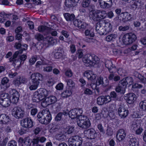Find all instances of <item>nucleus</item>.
Wrapping results in <instances>:
<instances>
[{
	"label": "nucleus",
	"instance_id": "1",
	"mask_svg": "<svg viewBox=\"0 0 146 146\" xmlns=\"http://www.w3.org/2000/svg\"><path fill=\"white\" fill-rule=\"evenodd\" d=\"M26 50L27 49L23 48L19 51L15 52L12 57L9 58V61L12 62V64L13 66H16L17 67H19L21 65L22 61H24L26 60L27 57L26 55L23 54L19 56V58H17V56L19 54L22 53L23 50Z\"/></svg>",
	"mask_w": 146,
	"mask_h": 146
},
{
	"label": "nucleus",
	"instance_id": "2",
	"mask_svg": "<svg viewBox=\"0 0 146 146\" xmlns=\"http://www.w3.org/2000/svg\"><path fill=\"white\" fill-rule=\"evenodd\" d=\"M38 119L41 123L47 125L50 121L51 115L48 110H43L39 113L37 115Z\"/></svg>",
	"mask_w": 146,
	"mask_h": 146
},
{
	"label": "nucleus",
	"instance_id": "3",
	"mask_svg": "<svg viewBox=\"0 0 146 146\" xmlns=\"http://www.w3.org/2000/svg\"><path fill=\"white\" fill-rule=\"evenodd\" d=\"M98 58L94 54H88L86 56L82 59V61L87 66H94L98 63Z\"/></svg>",
	"mask_w": 146,
	"mask_h": 146
},
{
	"label": "nucleus",
	"instance_id": "4",
	"mask_svg": "<svg viewBox=\"0 0 146 146\" xmlns=\"http://www.w3.org/2000/svg\"><path fill=\"white\" fill-rule=\"evenodd\" d=\"M83 141L82 137L78 135L72 136L68 140L69 146H81Z\"/></svg>",
	"mask_w": 146,
	"mask_h": 146
},
{
	"label": "nucleus",
	"instance_id": "5",
	"mask_svg": "<svg viewBox=\"0 0 146 146\" xmlns=\"http://www.w3.org/2000/svg\"><path fill=\"white\" fill-rule=\"evenodd\" d=\"M77 124L81 128L86 129L90 125V123L88 118L85 115H82L77 121Z\"/></svg>",
	"mask_w": 146,
	"mask_h": 146
},
{
	"label": "nucleus",
	"instance_id": "6",
	"mask_svg": "<svg viewBox=\"0 0 146 146\" xmlns=\"http://www.w3.org/2000/svg\"><path fill=\"white\" fill-rule=\"evenodd\" d=\"M137 39L136 35L130 33L125 35L123 37V42L126 45H129L134 42Z\"/></svg>",
	"mask_w": 146,
	"mask_h": 146
},
{
	"label": "nucleus",
	"instance_id": "7",
	"mask_svg": "<svg viewBox=\"0 0 146 146\" xmlns=\"http://www.w3.org/2000/svg\"><path fill=\"white\" fill-rule=\"evenodd\" d=\"M9 94L11 95L10 100L11 102L15 104L17 103L19 98V94L18 92L15 90L11 89L10 90Z\"/></svg>",
	"mask_w": 146,
	"mask_h": 146
},
{
	"label": "nucleus",
	"instance_id": "8",
	"mask_svg": "<svg viewBox=\"0 0 146 146\" xmlns=\"http://www.w3.org/2000/svg\"><path fill=\"white\" fill-rule=\"evenodd\" d=\"M12 115L17 118H22L25 116V112L20 107H15L12 110Z\"/></svg>",
	"mask_w": 146,
	"mask_h": 146
},
{
	"label": "nucleus",
	"instance_id": "9",
	"mask_svg": "<svg viewBox=\"0 0 146 146\" xmlns=\"http://www.w3.org/2000/svg\"><path fill=\"white\" fill-rule=\"evenodd\" d=\"M82 113V109L75 108L71 110L69 112L68 115L71 119H74L80 116L81 117Z\"/></svg>",
	"mask_w": 146,
	"mask_h": 146
},
{
	"label": "nucleus",
	"instance_id": "10",
	"mask_svg": "<svg viewBox=\"0 0 146 146\" xmlns=\"http://www.w3.org/2000/svg\"><path fill=\"white\" fill-rule=\"evenodd\" d=\"M92 19L95 21L105 18L107 16L106 12L104 11L97 10L93 14Z\"/></svg>",
	"mask_w": 146,
	"mask_h": 146
},
{
	"label": "nucleus",
	"instance_id": "11",
	"mask_svg": "<svg viewBox=\"0 0 146 146\" xmlns=\"http://www.w3.org/2000/svg\"><path fill=\"white\" fill-rule=\"evenodd\" d=\"M21 124L22 126L26 128H31L33 126L32 119L29 117L23 119L21 121Z\"/></svg>",
	"mask_w": 146,
	"mask_h": 146
},
{
	"label": "nucleus",
	"instance_id": "12",
	"mask_svg": "<svg viewBox=\"0 0 146 146\" xmlns=\"http://www.w3.org/2000/svg\"><path fill=\"white\" fill-rule=\"evenodd\" d=\"M104 21H100L98 22L96 26V30L97 33L100 35H105V31L104 27Z\"/></svg>",
	"mask_w": 146,
	"mask_h": 146
},
{
	"label": "nucleus",
	"instance_id": "13",
	"mask_svg": "<svg viewBox=\"0 0 146 146\" xmlns=\"http://www.w3.org/2000/svg\"><path fill=\"white\" fill-rule=\"evenodd\" d=\"M9 79L6 77H4L3 78L0 85L1 92L5 90L9 87L10 86L9 83Z\"/></svg>",
	"mask_w": 146,
	"mask_h": 146
},
{
	"label": "nucleus",
	"instance_id": "14",
	"mask_svg": "<svg viewBox=\"0 0 146 146\" xmlns=\"http://www.w3.org/2000/svg\"><path fill=\"white\" fill-rule=\"evenodd\" d=\"M31 81L35 82L40 84V81L42 80L43 76L38 73H34L31 75L30 77Z\"/></svg>",
	"mask_w": 146,
	"mask_h": 146
},
{
	"label": "nucleus",
	"instance_id": "15",
	"mask_svg": "<svg viewBox=\"0 0 146 146\" xmlns=\"http://www.w3.org/2000/svg\"><path fill=\"white\" fill-rule=\"evenodd\" d=\"M84 133L87 135V136L91 139H94L97 136V133L94 129L91 128L85 130Z\"/></svg>",
	"mask_w": 146,
	"mask_h": 146
},
{
	"label": "nucleus",
	"instance_id": "16",
	"mask_svg": "<svg viewBox=\"0 0 146 146\" xmlns=\"http://www.w3.org/2000/svg\"><path fill=\"white\" fill-rule=\"evenodd\" d=\"M118 113L121 118H124L127 115L128 111L124 106H120L118 109Z\"/></svg>",
	"mask_w": 146,
	"mask_h": 146
},
{
	"label": "nucleus",
	"instance_id": "17",
	"mask_svg": "<svg viewBox=\"0 0 146 146\" xmlns=\"http://www.w3.org/2000/svg\"><path fill=\"white\" fill-rule=\"evenodd\" d=\"M105 66L110 73H115L116 71L115 66L112 64V62L110 61H107L105 63Z\"/></svg>",
	"mask_w": 146,
	"mask_h": 146
},
{
	"label": "nucleus",
	"instance_id": "18",
	"mask_svg": "<svg viewBox=\"0 0 146 146\" xmlns=\"http://www.w3.org/2000/svg\"><path fill=\"white\" fill-rule=\"evenodd\" d=\"M125 97L126 101L129 104L133 103L136 99V96L133 93H129L127 94Z\"/></svg>",
	"mask_w": 146,
	"mask_h": 146
},
{
	"label": "nucleus",
	"instance_id": "19",
	"mask_svg": "<svg viewBox=\"0 0 146 146\" xmlns=\"http://www.w3.org/2000/svg\"><path fill=\"white\" fill-rule=\"evenodd\" d=\"M73 23L75 26L79 29H84L86 27V24L79 19H75L73 21Z\"/></svg>",
	"mask_w": 146,
	"mask_h": 146
},
{
	"label": "nucleus",
	"instance_id": "20",
	"mask_svg": "<svg viewBox=\"0 0 146 146\" xmlns=\"http://www.w3.org/2000/svg\"><path fill=\"white\" fill-rule=\"evenodd\" d=\"M66 133V131H64V130H62L56 134L55 136L56 139L59 141H61L65 140L66 139V136L65 134Z\"/></svg>",
	"mask_w": 146,
	"mask_h": 146
},
{
	"label": "nucleus",
	"instance_id": "21",
	"mask_svg": "<svg viewBox=\"0 0 146 146\" xmlns=\"http://www.w3.org/2000/svg\"><path fill=\"white\" fill-rule=\"evenodd\" d=\"M10 121L9 117L5 114H2L0 115V123L6 124Z\"/></svg>",
	"mask_w": 146,
	"mask_h": 146
},
{
	"label": "nucleus",
	"instance_id": "22",
	"mask_svg": "<svg viewBox=\"0 0 146 146\" xmlns=\"http://www.w3.org/2000/svg\"><path fill=\"white\" fill-rule=\"evenodd\" d=\"M121 16L122 17V21L124 22L130 21L132 18V15L127 12L122 13Z\"/></svg>",
	"mask_w": 146,
	"mask_h": 146
},
{
	"label": "nucleus",
	"instance_id": "23",
	"mask_svg": "<svg viewBox=\"0 0 146 146\" xmlns=\"http://www.w3.org/2000/svg\"><path fill=\"white\" fill-rule=\"evenodd\" d=\"M19 141L22 143V146H30L32 142L31 140L27 138L24 139L20 138Z\"/></svg>",
	"mask_w": 146,
	"mask_h": 146
},
{
	"label": "nucleus",
	"instance_id": "24",
	"mask_svg": "<svg viewBox=\"0 0 146 146\" xmlns=\"http://www.w3.org/2000/svg\"><path fill=\"white\" fill-rule=\"evenodd\" d=\"M104 21V27L106 35L111 31L112 26L111 24L110 23L106 22L105 21Z\"/></svg>",
	"mask_w": 146,
	"mask_h": 146
},
{
	"label": "nucleus",
	"instance_id": "25",
	"mask_svg": "<svg viewBox=\"0 0 146 146\" xmlns=\"http://www.w3.org/2000/svg\"><path fill=\"white\" fill-rule=\"evenodd\" d=\"M39 83L33 81L29 82L28 85L29 86V89L31 90H36L39 85Z\"/></svg>",
	"mask_w": 146,
	"mask_h": 146
},
{
	"label": "nucleus",
	"instance_id": "26",
	"mask_svg": "<svg viewBox=\"0 0 146 146\" xmlns=\"http://www.w3.org/2000/svg\"><path fill=\"white\" fill-rule=\"evenodd\" d=\"M84 75L87 77L88 80H90L95 79L97 76L96 74H94L91 71L86 72Z\"/></svg>",
	"mask_w": 146,
	"mask_h": 146
},
{
	"label": "nucleus",
	"instance_id": "27",
	"mask_svg": "<svg viewBox=\"0 0 146 146\" xmlns=\"http://www.w3.org/2000/svg\"><path fill=\"white\" fill-rule=\"evenodd\" d=\"M37 91L43 99L47 96L48 93V91L43 88H40L38 89Z\"/></svg>",
	"mask_w": 146,
	"mask_h": 146
},
{
	"label": "nucleus",
	"instance_id": "28",
	"mask_svg": "<svg viewBox=\"0 0 146 146\" xmlns=\"http://www.w3.org/2000/svg\"><path fill=\"white\" fill-rule=\"evenodd\" d=\"M51 126V127L49 130L50 132V133H54L56 132L58 133L62 130L60 127L58 125L52 124Z\"/></svg>",
	"mask_w": 146,
	"mask_h": 146
},
{
	"label": "nucleus",
	"instance_id": "29",
	"mask_svg": "<svg viewBox=\"0 0 146 146\" xmlns=\"http://www.w3.org/2000/svg\"><path fill=\"white\" fill-rule=\"evenodd\" d=\"M11 102L9 98H6L5 100H0V104L3 107H8L10 104Z\"/></svg>",
	"mask_w": 146,
	"mask_h": 146
},
{
	"label": "nucleus",
	"instance_id": "30",
	"mask_svg": "<svg viewBox=\"0 0 146 146\" xmlns=\"http://www.w3.org/2000/svg\"><path fill=\"white\" fill-rule=\"evenodd\" d=\"M46 98V101L50 105L54 104L57 101V98L54 96H51Z\"/></svg>",
	"mask_w": 146,
	"mask_h": 146
},
{
	"label": "nucleus",
	"instance_id": "31",
	"mask_svg": "<svg viewBox=\"0 0 146 146\" xmlns=\"http://www.w3.org/2000/svg\"><path fill=\"white\" fill-rule=\"evenodd\" d=\"M64 16L67 21H72L75 18V16L74 14L68 13H65L64 14Z\"/></svg>",
	"mask_w": 146,
	"mask_h": 146
},
{
	"label": "nucleus",
	"instance_id": "32",
	"mask_svg": "<svg viewBox=\"0 0 146 146\" xmlns=\"http://www.w3.org/2000/svg\"><path fill=\"white\" fill-rule=\"evenodd\" d=\"M43 98L38 94V92H36L33 98V100L34 102H38L40 100H42Z\"/></svg>",
	"mask_w": 146,
	"mask_h": 146
},
{
	"label": "nucleus",
	"instance_id": "33",
	"mask_svg": "<svg viewBox=\"0 0 146 146\" xmlns=\"http://www.w3.org/2000/svg\"><path fill=\"white\" fill-rule=\"evenodd\" d=\"M129 143V146H138V142L135 137L130 138Z\"/></svg>",
	"mask_w": 146,
	"mask_h": 146
},
{
	"label": "nucleus",
	"instance_id": "34",
	"mask_svg": "<svg viewBox=\"0 0 146 146\" xmlns=\"http://www.w3.org/2000/svg\"><path fill=\"white\" fill-rule=\"evenodd\" d=\"M98 2L101 8L105 9L109 7L110 3H107L103 0H98Z\"/></svg>",
	"mask_w": 146,
	"mask_h": 146
},
{
	"label": "nucleus",
	"instance_id": "35",
	"mask_svg": "<svg viewBox=\"0 0 146 146\" xmlns=\"http://www.w3.org/2000/svg\"><path fill=\"white\" fill-rule=\"evenodd\" d=\"M46 39L49 44L53 45L56 44L57 43L56 40L51 36H47Z\"/></svg>",
	"mask_w": 146,
	"mask_h": 146
},
{
	"label": "nucleus",
	"instance_id": "36",
	"mask_svg": "<svg viewBox=\"0 0 146 146\" xmlns=\"http://www.w3.org/2000/svg\"><path fill=\"white\" fill-rule=\"evenodd\" d=\"M140 124L138 120H134L131 126V128L134 131L140 127Z\"/></svg>",
	"mask_w": 146,
	"mask_h": 146
},
{
	"label": "nucleus",
	"instance_id": "37",
	"mask_svg": "<svg viewBox=\"0 0 146 146\" xmlns=\"http://www.w3.org/2000/svg\"><path fill=\"white\" fill-rule=\"evenodd\" d=\"M134 75L136 78H138L141 82L145 83L146 79L144 78L143 76L140 74L138 72L135 71L134 72Z\"/></svg>",
	"mask_w": 146,
	"mask_h": 146
},
{
	"label": "nucleus",
	"instance_id": "38",
	"mask_svg": "<svg viewBox=\"0 0 146 146\" xmlns=\"http://www.w3.org/2000/svg\"><path fill=\"white\" fill-rule=\"evenodd\" d=\"M85 35L86 36L90 37H94V33L93 29H87L84 31Z\"/></svg>",
	"mask_w": 146,
	"mask_h": 146
},
{
	"label": "nucleus",
	"instance_id": "39",
	"mask_svg": "<svg viewBox=\"0 0 146 146\" xmlns=\"http://www.w3.org/2000/svg\"><path fill=\"white\" fill-rule=\"evenodd\" d=\"M117 36L116 34H111L107 36L106 38V39L108 42L114 41Z\"/></svg>",
	"mask_w": 146,
	"mask_h": 146
},
{
	"label": "nucleus",
	"instance_id": "40",
	"mask_svg": "<svg viewBox=\"0 0 146 146\" xmlns=\"http://www.w3.org/2000/svg\"><path fill=\"white\" fill-rule=\"evenodd\" d=\"M68 113L66 112H60L57 114L55 118V120L56 121H60L62 118V116L63 115H67Z\"/></svg>",
	"mask_w": 146,
	"mask_h": 146
},
{
	"label": "nucleus",
	"instance_id": "41",
	"mask_svg": "<svg viewBox=\"0 0 146 146\" xmlns=\"http://www.w3.org/2000/svg\"><path fill=\"white\" fill-rule=\"evenodd\" d=\"M65 4L66 7L68 8L73 7L76 6L73 0H66Z\"/></svg>",
	"mask_w": 146,
	"mask_h": 146
},
{
	"label": "nucleus",
	"instance_id": "42",
	"mask_svg": "<svg viewBox=\"0 0 146 146\" xmlns=\"http://www.w3.org/2000/svg\"><path fill=\"white\" fill-rule=\"evenodd\" d=\"M115 90L117 92L124 94L125 92V89L119 85L116 87Z\"/></svg>",
	"mask_w": 146,
	"mask_h": 146
},
{
	"label": "nucleus",
	"instance_id": "43",
	"mask_svg": "<svg viewBox=\"0 0 146 146\" xmlns=\"http://www.w3.org/2000/svg\"><path fill=\"white\" fill-rule=\"evenodd\" d=\"M50 30V28L45 26H40L38 27V30L40 32H42L43 31L49 32Z\"/></svg>",
	"mask_w": 146,
	"mask_h": 146
},
{
	"label": "nucleus",
	"instance_id": "44",
	"mask_svg": "<svg viewBox=\"0 0 146 146\" xmlns=\"http://www.w3.org/2000/svg\"><path fill=\"white\" fill-rule=\"evenodd\" d=\"M72 94L70 91L66 90L63 92L61 94V96L63 98H67L70 96Z\"/></svg>",
	"mask_w": 146,
	"mask_h": 146
},
{
	"label": "nucleus",
	"instance_id": "45",
	"mask_svg": "<svg viewBox=\"0 0 146 146\" xmlns=\"http://www.w3.org/2000/svg\"><path fill=\"white\" fill-rule=\"evenodd\" d=\"M103 96H102L98 97L97 98V103L100 105H102L104 104Z\"/></svg>",
	"mask_w": 146,
	"mask_h": 146
},
{
	"label": "nucleus",
	"instance_id": "46",
	"mask_svg": "<svg viewBox=\"0 0 146 146\" xmlns=\"http://www.w3.org/2000/svg\"><path fill=\"white\" fill-rule=\"evenodd\" d=\"M139 105L141 109L143 110L144 111L146 110V101L145 100L141 102Z\"/></svg>",
	"mask_w": 146,
	"mask_h": 146
},
{
	"label": "nucleus",
	"instance_id": "47",
	"mask_svg": "<svg viewBox=\"0 0 146 146\" xmlns=\"http://www.w3.org/2000/svg\"><path fill=\"white\" fill-rule=\"evenodd\" d=\"M119 85L125 89L127 83L125 79H123L120 81Z\"/></svg>",
	"mask_w": 146,
	"mask_h": 146
},
{
	"label": "nucleus",
	"instance_id": "48",
	"mask_svg": "<svg viewBox=\"0 0 146 146\" xmlns=\"http://www.w3.org/2000/svg\"><path fill=\"white\" fill-rule=\"evenodd\" d=\"M35 38L36 39L39 41L42 40L44 39L43 35L39 33H37L35 35Z\"/></svg>",
	"mask_w": 146,
	"mask_h": 146
},
{
	"label": "nucleus",
	"instance_id": "49",
	"mask_svg": "<svg viewBox=\"0 0 146 146\" xmlns=\"http://www.w3.org/2000/svg\"><path fill=\"white\" fill-rule=\"evenodd\" d=\"M129 25H126L124 26H120L118 28L119 31H125L129 30L130 29Z\"/></svg>",
	"mask_w": 146,
	"mask_h": 146
},
{
	"label": "nucleus",
	"instance_id": "50",
	"mask_svg": "<svg viewBox=\"0 0 146 146\" xmlns=\"http://www.w3.org/2000/svg\"><path fill=\"white\" fill-rule=\"evenodd\" d=\"M91 2V0H83L82 3V5L84 7L89 6Z\"/></svg>",
	"mask_w": 146,
	"mask_h": 146
},
{
	"label": "nucleus",
	"instance_id": "51",
	"mask_svg": "<svg viewBox=\"0 0 146 146\" xmlns=\"http://www.w3.org/2000/svg\"><path fill=\"white\" fill-rule=\"evenodd\" d=\"M125 79L127 83V84H128L129 86L133 83V80L131 77H127Z\"/></svg>",
	"mask_w": 146,
	"mask_h": 146
},
{
	"label": "nucleus",
	"instance_id": "52",
	"mask_svg": "<svg viewBox=\"0 0 146 146\" xmlns=\"http://www.w3.org/2000/svg\"><path fill=\"white\" fill-rule=\"evenodd\" d=\"M66 81L68 86L71 87H73L75 86V83L72 80L67 79L66 80Z\"/></svg>",
	"mask_w": 146,
	"mask_h": 146
},
{
	"label": "nucleus",
	"instance_id": "53",
	"mask_svg": "<svg viewBox=\"0 0 146 146\" xmlns=\"http://www.w3.org/2000/svg\"><path fill=\"white\" fill-rule=\"evenodd\" d=\"M47 63L45 62L44 60H42V61H38L36 63L35 66L36 68H38L39 67V66L43 65H47Z\"/></svg>",
	"mask_w": 146,
	"mask_h": 146
},
{
	"label": "nucleus",
	"instance_id": "54",
	"mask_svg": "<svg viewBox=\"0 0 146 146\" xmlns=\"http://www.w3.org/2000/svg\"><path fill=\"white\" fill-rule=\"evenodd\" d=\"M104 104L109 102L111 100V97L109 96H103Z\"/></svg>",
	"mask_w": 146,
	"mask_h": 146
},
{
	"label": "nucleus",
	"instance_id": "55",
	"mask_svg": "<svg viewBox=\"0 0 146 146\" xmlns=\"http://www.w3.org/2000/svg\"><path fill=\"white\" fill-rule=\"evenodd\" d=\"M53 67L51 66H47L43 67V71L47 72H50L52 71Z\"/></svg>",
	"mask_w": 146,
	"mask_h": 146
},
{
	"label": "nucleus",
	"instance_id": "56",
	"mask_svg": "<svg viewBox=\"0 0 146 146\" xmlns=\"http://www.w3.org/2000/svg\"><path fill=\"white\" fill-rule=\"evenodd\" d=\"M66 131H66L68 134H70L74 132V127L72 126H70L68 127Z\"/></svg>",
	"mask_w": 146,
	"mask_h": 146
},
{
	"label": "nucleus",
	"instance_id": "57",
	"mask_svg": "<svg viewBox=\"0 0 146 146\" xmlns=\"http://www.w3.org/2000/svg\"><path fill=\"white\" fill-rule=\"evenodd\" d=\"M141 3L139 1H136L132 5V7L134 9H136L138 6H140Z\"/></svg>",
	"mask_w": 146,
	"mask_h": 146
},
{
	"label": "nucleus",
	"instance_id": "58",
	"mask_svg": "<svg viewBox=\"0 0 146 146\" xmlns=\"http://www.w3.org/2000/svg\"><path fill=\"white\" fill-rule=\"evenodd\" d=\"M113 134L112 129L109 126L107 127V129L106 131V134L109 136H111Z\"/></svg>",
	"mask_w": 146,
	"mask_h": 146
},
{
	"label": "nucleus",
	"instance_id": "59",
	"mask_svg": "<svg viewBox=\"0 0 146 146\" xmlns=\"http://www.w3.org/2000/svg\"><path fill=\"white\" fill-rule=\"evenodd\" d=\"M22 46L21 40H20L15 42L14 46L16 48L18 49H20Z\"/></svg>",
	"mask_w": 146,
	"mask_h": 146
},
{
	"label": "nucleus",
	"instance_id": "60",
	"mask_svg": "<svg viewBox=\"0 0 146 146\" xmlns=\"http://www.w3.org/2000/svg\"><path fill=\"white\" fill-rule=\"evenodd\" d=\"M6 98H9V95L8 94L3 93L1 95L0 100H5Z\"/></svg>",
	"mask_w": 146,
	"mask_h": 146
},
{
	"label": "nucleus",
	"instance_id": "61",
	"mask_svg": "<svg viewBox=\"0 0 146 146\" xmlns=\"http://www.w3.org/2000/svg\"><path fill=\"white\" fill-rule=\"evenodd\" d=\"M36 60V58L33 56L29 60V62L30 65L33 64Z\"/></svg>",
	"mask_w": 146,
	"mask_h": 146
},
{
	"label": "nucleus",
	"instance_id": "62",
	"mask_svg": "<svg viewBox=\"0 0 146 146\" xmlns=\"http://www.w3.org/2000/svg\"><path fill=\"white\" fill-rule=\"evenodd\" d=\"M125 135L120 134H117L116 135V137L117 139L119 141H121L123 140L125 138Z\"/></svg>",
	"mask_w": 146,
	"mask_h": 146
},
{
	"label": "nucleus",
	"instance_id": "63",
	"mask_svg": "<svg viewBox=\"0 0 146 146\" xmlns=\"http://www.w3.org/2000/svg\"><path fill=\"white\" fill-rule=\"evenodd\" d=\"M8 138L6 137L3 140L2 142H0V146H6L8 142Z\"/></svg>",
	"mask_w": 146,
	"mask_h": 146
},
{
	"label": "nucleus",
	"instance_id": "64",
	"mask_svg": "<svg viewBox=\"0 0 146 146\" xmlns=\"http://www.w3.org/2000/svg\"><path fill=\"white\" fill-rule=\"evenodd\" d=\"M8 146H17V143L14 140H12L9 142Z\"/></svg>",
	"mask_w": 146,
	"mask_h": 146
}]
</instances>
